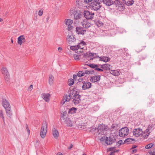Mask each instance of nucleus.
Wrapping results in <instances>:
<instances>
[{
	"label": "nucleus",
	"mask_w": 155,
	"mask_h": 155,
	"mask_svg": "<svg viewBox=\"0 0 155 155\" xmlns=\"http://www.w3.org/2000/svg\"><path fill=\"white\" fill-rule=\"evenodd\" d=\"M93 0H84V2L86 3H88Z\"/></svg>",
	"instance_id": "obj_50"
},
{
	"label": "nucleus",
	"mask_w": 155,
	"mask_h": 155,
	"mask_svg": "<svg viewBox=\"0 0 155 155\" xmlns=\"http://www.w3.org/2000/svg\"><path fill=\"white\" fill-rule=\"evenodd\" d=\"M101 25H103V23H101Z\"/></svg>",
	"instance_id": "obj_64"
},
{
	"label": "nucleus",
	"mask_w": 155,
	"mask_h": 155,
	"mask_svg": "<svg viewBox=\"0 0 155 155\" xmlns=\"http://www.w3.org/2000/svg\"><path fill=\"white\" fill-rule=\"evenodd\" d=\"M143 131L140 128L135 129L133 131V135L136 137H138L142 134Z\"/></svg>",
	"instance_id": "obj_13"
},
{
	"label": "nucleus",
	"mask_w": 155,
	"mask_h": 155,
	"mask_svg": "<svg viewBox=\"0 0 155 155\" xmlns=\"http://www.w3.org/2000/svg\"><path fill=\"white\" fill-rule=\"evenodd\" d=\"M81 23L83 27L85 28H89L91 25V24L87 22V20L85 18L81 21Z\"/></svg>",
	"instance_id": "obj_12"
},
{
	"label": "nucleus",
	"mask_w": 155,
	"mask_h": 155,
	"mask_svg": "<svg viewBox=\"0 0 155 155\" xmlns=\"http://www.w3.org/2000/svg\"><path fill=\"white\" fill-rule=\"evenodd\" d=\"M33 86L32 84L29 87H28V91H31L33 89Z\"/></svg>",
	"instance_id": "obj_44"
},
{
	"label": "nucleus",
	"mask_w": 155,
	"mask_h": 155,
	"mask_svg": "<svg viewBox=\"0 0 155 155\" xmlns=\"http://www.w3.org/2000/svg\"><path fill=\"white\" fill-rule=\"evenodd\" d=\"M72 147H73V145L72 144H71L70 146L69 147H68V149H71V148H72Z\"/></svg>",
	"instance_id": "obj_57"
},
{
	"label": "nucleus",
	"mask_w": 155,
	"mask_h": 155,
	"mask_svg": "<svg viewBox=\"0 0 155 155\" xmlns=\"http://www.w3.org/2000/svg\"><path fill=\"white\" fill-rule=\"evenodd\" d=\"M100 70H99V71H103V70L102 69H100Z\"/></svg>",
	"instance_id": "obj_60"
},
{
	"label": "nucleus",
	"mask_w": 155,
	"mask_h": 155,
	"mask_svg": "<svg viewBox=\"0 0 155 155\" xmlns=\"http://www.w3.org/2000/svg\"><path fill=\"white\" fill-rule=\"evenodd\" d=\"M61 120L62 123L68 127H72L75 123V121L73 118H69L65 116L62 117Z\"/></svg>",
	"instance_id": "obj_2"
},
{
	"label": "nucleus",
	"mask_w": 155,
	"mask_h": 155,
	"mask_svg": "<svg viewBox=\"0 0 155 155\" xmlns=\"http://www.w3.org/2000/svg\"><path fill=\"white\" fill-rule=\"evenodd\" d=\"M100 68H98V67H96L95 68V70H96L97 71H99V70H100Z\"/></svg>",
	"instance_id": "obj_55"
},
{
	"label": "nucleus",
	"mask_w": 155,
	"mask_h": 155,
	"mask_svg": "<svg viewBox=\"0 0 155 155\" xmlns=\"http://www.w3.org/2000/svg\"><path fill=\"white\" fill-rule=\"evenodd\" d=\"M11 42H12V43H13V41L12 39H11Z\"/></svg>",
	"instance_id": "obj_63"
},
{
	"label": "nucleus",
	"mask_w": 155,
	"mask_h": 155,
	"mask_svg": "<svg viewBox=\"0 0 155 155\" xmlns=\"http://www.w3.org/2000/svg\"><path fill=\"white\" fill-rule=\"evenodd\" d=\"M66 25L68 26L69 25H71L73 23V21L70 19H67L65 21Z\"/></svg>",
	"instance_id": "obj_32"
},
{
	"label": "nucleus",
	"mask_w": 155,
	"mask_h": 155,
	"mask_svg": "<svg viewBox=\"0 0 155 155\" xmlns=\"http://www.w3.org/2000/svg\"><path fill=\"white\" fill-rule=\"evenodd\" d=\"M70 95L71 96V98L73 99L72 102L74 104L77 105L80 102V96L77 91L74 89L71 90Z\"/></svg>",
	"instance_id": "obj_1"
},
{
	"label": "nucleus",
	"mask_w": 155,
	"mask_h": 155,
	"mask_svg": "<svg viewBox=\"0 0 155 155\" xmlns=\"http://www.w3.org/2000/svg\"><path fill=\"white\" fill-rule=\"evenodd\" d=\"M91 73V72L89 71H85V74H90Z\"/></svg>",
	"instance_id": "obj_51"
},
{
	"label": "nucleus",
	"mask_w": 155,
	"mask_h": 155,
	"mask_svg": "<svg viewBox=\"0 0 155 155\" xmlns=\"http://www.w3.org/2000/svg\"><path fill=\"white\" fill-rule=\"evenodd\" d=\"M84 75L85 73L81 71H79L78 73V75L79 77H81L82 76H84Z\"/></svg>",
	"instance_id": "obj_39"
},
{
	"label": "nucleus",
	"mask_w": 155,
	"mask_h": 155,
	"mask_svg": "<svg viewBox=\"0 0 155 155\" xmlns=\"http://www.w3.org/2000/svg\"><path fill=\"white\" fill-rule=\"evenodd\" d=\"M84 18L83 15L78 12H76L74 15V18L76 20H80L81 21Z\"/></svg>",
	"instance_id": "obj_14"
},
{
	"label": "nucleus",
	"mask_w": 155,
	"mask_h": 155,
	"mask_svg": "<svg viewBox=\"0 0 155 155\" xmlns=\"http://www.w3.org/2000/svg\"><path fill=\"white\" fill-rule=\"evenodd\" d=\"M89 66L92 68H95L96 67H98V65L97 64H91L89 65Z\"/></svg>",
	"instance_id": "obj_43"
},
{
	"label": "nucleus",
	"mask_w": 155,
	"mask_h": 155,
	"mask_svg": "<svg viewBox=\"0 0 155 155\" xmlns=\"http://www.w3.org/2000/svg\"><path fill=\"white\" fill-rule=\"evenodd\" d=\"M80 54H79V55H78L77 54H74L73 55V57L74 59L75 60H78L80 59Z\"/></svg>",
	"instance_id": "obj_38"
},
{
	"label": "nucleus",
	"mask_w": 155,
	"mask_h": 155,
	"mask_svg": "<svg viewBox=\"0 0 155 155\" xmlns=\"http://www.w3.org/2000/svg\"><path fill=\"white\" fill-rule=\"evenodd\" d=\"M100 141L104 142L107 145H110L113 143L115 140L113 137L111 136L109 137L104 136L100 139Z\"/></svg>",
	"instance_id": "obj_5"
},
{
	"label": "nucleus",
	"mask_w": 155,
	"mask_h": 155,
	"mask_svg": "<svg viewBox=\"0 0 155 155\" xmlns=\"http://www.w3.org/2000/svg\"><path fill=\"white\" fill-rule=\"evenodd\" d=\"M121 2L118 0H115L114 1V4L118 5L119 6L121 5Z\"/></svg>",
	"instance_id": "obj_37"
},
{
	"label": "nucleus",
	"mask_w": 155,
	"mask_h": 155,
	"mask_svg": "<svg viewBox=\"0 0 155 155\" xmlns=\"http://www.w3.org/2000/svg\"><path fill=\"white\" fill-rule=\"evenodd\" d=\"M1 71L3 75L9 74L7 68L5 67H2L1 69Z\"/></svg>",
	"instance_id": "obj_24"
},
{
	"label": "nucleus",
	"mask_w": 155,
	"mask_h": 155,
	"mask_svg": "<svg viewBox=\"0 0 155 155\" xmlns=\"http://www.w3.org/2000/svg\"><path fill=\"white\" fill-rule=\"evenodd\" d=\"M104 3L106 5L110 6L114 4V1L112 0H103Z\"/></svg>",
	"instance_id": "obj_26"
},
{
	"label": "nucleus",
	"mask_w": 155,
	"mask_h": 155,
	"mask_svg": "<svg viewBox=\"0 0 155 155\" xmlns=\"http://www.w3.org/2000/svg\"><path fill=\"white\" fill-rule=\"evenodd\" d=\"M123 1L124 3L128 6L132 5L134 2L133 0H123Z\"/></svg>",
	"instance_id": "obj_27"
},
{
	"label": "nucleus",
	"mask_w": 155,
	"mask_h": 155,
	"mask_svg": "<svg viewBox=\"0 0 155 155\" xmlns=\"http://www.w3.org/2000/svg\"><path fill=\"white\" fill-rule=\"evenodd\" d=\"M131 140H132V139L131 138H128L125 141V143H130L131 142Z\"/></svg>",
	"instance_id": "obj_47"
},
{
	"label": "nucleus",
	"mask_w": 155,
	"mask_h": 155,
	"mask_svg": "<svg viewBox=\"0 0 155 155\" xmlns=\"http://www.w3.org/2000/svg\"><path fill=\"white\" fill-rule=\"evenodd\" d=\"M100 79V76L98 75L96 76H94L92 77L90 79V81L92 82L95 83L96 82H97L99 81Z\"/></svg>",
	"instance_id": "obj_20"
},
{
	"label": "nucleus",
	"mask_w": 155,
	"mask_h": 155,
	"mask_svg": "<svg viewBox=\"0 0 155 155\" xmlns=\"http://www.w3.org/2000/svg\"><path fill=\"white\" fill-rule=\"evenodd\" d=\"M74 83V81L73 79H69L68 81V84L69 86L72 85Z\"/></svg>",
	"instance_id": "obj_36"
},
{
	"label": "nucleus",
	"mask_w": 155,
	"mask_h": 155,
	"mask_svg": "<svg viewBox=\"0 0 155 155\" xmlns=\"http://www.w3.org/2000/svg\"><path fill=\"white\" fill-rule=\"evenodd\" d=\"M110 73L114 76H117L120 75V73L118 70H110Z\"/></svg>",
	"instance_id": "obj_28"
},
{
	"label": "nucleus",
	"mask_w": 155,
	"mask_h": 155,
	"mask_svg": "<svg viewBox=\"0 0 155 155\" xmlns=\"http://www.w3.org/2000/svg\"><path fill=\"white\" fill-rule=\"evenodd\" d=\"M57 155H63L60 152L58 153Z\"/></svg>",
	"instance_id": "obj_56"
},
{
	"label": "nucleus",
	"mask_w": 155,
	"mask_h": 155,
	"mask_svg": "<svg viewBox=\"0 0 155 155\" xmlns=\"http://www.w3.org/2000/svg\"><path fill=\"white\" fill-rule=\"evenodd\" d=\"M76 3L77 6L79 8H83V3L80 0H76Z\"/></svg>",
	"instance_id": "obj_25"
},
{
	"label": "nucleus",
	"mask_w": 155,
	"mask_h": 155,
	"mask_svg": "<svg viewBox=\"0 0 155 155\" xmlns=\"http://www.w3.org/2000/svg\"><path fill=\"white\" fill-rule=\"evenodd\" d=\"M49 17H48L46 19H47V21L48 20V19H49Z\"/></svg>",
	"instance_id": "obj_61"
},
{
	"label": "nucleus",
	"mask_w": 155,
	"mask_h": 155,
	"mask_svg": "<svg viewBox=\"0 0 155 155\" xmlns=\"http://www.w3.org/2000/svg\"><path fill=\"white\" fill-rule=\"evenodd\" d=\"M4 77V79L6 82H8L10 80V75L9 74L3 75Z\"/></svg>",
	"instance_id": "obj_35"
},
{
	"label": "nucleus",
	"mask_w": 155,
	"mask_h": 155,
	"mask_svg": "<svg viewBox=\"0 0 155 155\" xmlns=\"http://www.w3.org/2000/svg\"><path fill=\"white\" fill-rule=\"evenodd\" d=\"M150 133V131L149 129H147L143 133H142L141 135L144 138H146L148 137Z\"/></svg>",
	"instance_id": "obj_22"
},
{
	"label": "nucleus",
	"mask_w": 155,
	"mask_h": 155,
	"mask_svg": "<svg viewBox=\"0 0 155 155\" xmlns=\"http://www.w3.org/2000/svg\"><path fill=\"white\" fill-rule=\"evenodd\" d=\"M83 49L79 48L77 51L76 52L78 54H80V53H83L84 52Z\"/></svg>",
	"instance_id": "obj_40"
},
{
	"label": "nucleus",
	"mask_w": 155,
	"mask_h": 155,
	"mask_svg": "<svg viewBox=\"0 0 155 155\" xmlns=\"http://www.w3.org/2000/svg\"><path fill=\"white\" fill-rule=\"evenodd\" d=\"M150 154L151 155H155V148L152 151L150 152Z\"/></svg>",
	"instance_id": "obj_48"
},
{
	"label": "nucleus",
	"mask_w": 155,
	"mask_h": 155,
	"mask_svg": "<svg viewBox=\"0 0 155 155\" xmlns=\"http://www.w3.org/2000/svg\"><path fill=\"white\" fill-rule=\"evenodd\" d=\"M67 41L69 42H74L75 41L76 39L74 36L72 34H69L66 37Z\"/></svg>",
	"instance_id": "obj_19"
},
{
	"label": "nucleus",
	"mask_w": 155,
	"mask_h": 155,
	"mask_svg": "<svg viewBox=\"0 0 155 155\" xmlns=\"http://www.w3.org/2000/svg\"><path fill=\"white\" fill-rule=\"evenodd\" d=\"M70 48L71 50L74 51L76 52L77 51V50H78L79 49L78 45L74 46H71L70 47Z\"/></svg>",
	"instance_id": "obj_34"
},
{
	"label": "nucleus",
	"mask_w": 155,
	"mask_h": 155,
	"mask_svg": "<svg viewBox=\"0 0 155 155\" xmlns=\"http://www.w3.org/2000/svg\"><path fill=\"white\" fill-rule=\"evenodd\" d=\"M91 86V84L90 82L87 81L84 82L82 86V89L85 90L90 88Z\"/></svg>",
	"instance_id": "obj_15"
},
{
	"label": "nucleus",
	"mask_w": 155,
	"mask_h": 155,
	"mask_svg": "<svg viewBox=\"0 0 155 155\" xmlns=\"http://www.w3.org/2000/svg\"><path fill=\"white\" fill-rule=\"evenodd\" d=\"M101 7L99 0H95L90 4V7L91 9L97 11Z\"/></svg>",
	"instance_id": "obj_7"
},
{
	"label": "nucleus",
	"mask_w": 155,
	"mask_h": 155,
	"mask_svg": "<svg viewBox=\"0 0 155 155\" xmlns=\"http://www.w3.org/2000/svg\"><path fill=\"white\" fill-rule=\"evenodd\" d=\"M153 146V144L152 143H150L145 146V148L147 149H149L152 147Z\"/></svg>",
	"instance_id": "obj_41"
},
{
	"label": "nucleus",
	"mask_w": 155,
	"mask_h": 155,
	"mask_svg": "<svg viewBox=\"0 0 155 155\" xmlns=\"http://www.w3.org/2000/svg\"><path fill=\"white\" fill-rule=\"evenodd\" d=\"M112 67L110 65L107 64H106L104 65H101V68H104L106 70H110L111 68Z\"/></svg>",
	"instance_id": "obj_29"
},
{
	"label": "nucleus",
	"mask_w": 155,
	"mask_h": 155,
	"mask_svg": "<svg viewBox=\"0 0 155 155\" xmlns=\"http://www.w3.org/2000/svg\"><path fill=\"white\" fill-rule=\"evenodd\" d=\"M43 10L42 9H40L38 11V15L41 16L43 15Z\"/></svg>",
	"instance_id": "obj_42"
},
{
	"label": "nucleus",
	"mask_w": 155,
	"mask_h": 155,
	"mask_svg": "<svg viewBox=\"0 0 155 155\" xmlns=\"http://www.w3.org/2000/svg\"><path fill=\"white\" fill-rule=\"evenodd\" d=\"M108 129L109 128L107 126H105L103 124H101L99 125L98 128L92 129L91 131L94 132H98L99 134H104L105 131Z\"/></svg>",
	"instance_id": "obj_4"
},
{
	"label": "nucleus",
	"mask_w": 155,
	"mask_h": 155,
	"mask_svg": "<svg viewBox=\"0 0 155 155\" xmlns=\"http://www.w3.org/2000/svg\"><path fill=\"white\" fill-rule=\"evenodd\" d=\"M77 109L74 107H72L69 109L68 111V113L70 114H72L75 112Z\"/></svg>",
	"instance_id": "obj_33"
},
{
	"label": "nucleus",
	"mask_w": 155,
	"mask_h": 155,
	"mask_svg": "<svg viewBox=\"0 0 155 155\" xmlns=\"http://www.w3.org/2000/svg\"><path fill=\"white\" fill-rule=\"evenodd\" d=\"M47 125L45 121L43 122L40 132V136L41 138H44L47 132Z\"/></svg>",
	"instance_id": "obj_6"
},
{
	"label": "nucleus",
	"mask_w": 155,
	"mask_h": 155,
	"mask_svg": "<svg viewBox=\"0 0 155 155\" xmlns=\"http://www.w3.org/2000/svg\"><path fill=\"white\" fill-rule=\"evenodd\" d=\"M42 98L44 101L48 103L49 102L51 97V95L48 93H44L41 94Z\"/></svg>",
	"instance_id": "obj_11"
},
{
	"label": "nucleus",
	"mask_w": 155,
	"mask_h": 155,
	"mask_svg": "<svg viewBox=\"0 0 155 155\" xmlns=\"http://www.w3.org/2000/svg\"><path fill=\"white\" fill-rule=\"evenodd\" d=\"M83 57L86 58L87 57H92V58H90V60L93 59L94 58H97L99 57L96 54L90 52H87L83 54Z\"/></svg>",
	"instance_id": "obj_10"
},
{
	"label": "nucleus",
	"mask_w": 155,
	"mask_h": 155,
	"mask_svg": "<svg viewBox=\"0 0 155 155\" xmlns=\"http://www.w3.org/2000/svg\"><path fill=\"white\" fill-rule=\"evenodd\" d=\"M62 50V49L61 47H58V50L59 52H61Z\"/></svg>",
	"instance_id": "obj_52"
},
{
	"label": "nucleus",
	"mask_w": 155,
	"mask_h": 155,
	"mask_svg": "<svg viewBox=\"0 0 155 155\" xmlns=\"http://www.w3.org/2000/svg\"><path fill=\"white\" fill-rule=\"evenodd\" d=\"M129 130L127 127L122 128L119 131V135L120 137H125L128 134Z\"/></svg>",
	"instance_id": "obj_8"
},
{
	"label": "nucleus",
	"mask_w": 155,
	"mask_h": 155,
	"mask_svg": "<svg viewBox=\"0 0 155 155\" xmlns=\"http://www.w3.org/2000/svg\"><path fill=\"white\" fill-rule=\"evenodd\" d=\"M83 15L84 17L87 19H90L93 18L94 13L87 10H85L83 12Z\"/></svg>",
	"instance_id": "obj_9"
},
{
	"label": "nucleus",
	"mask_w": 155,
	"mask_h": 155,
	"mask_svg": "<svg viewBox=\"0 0 155 155\" xmlns=\"http://www.w3.org/2000/svg\"><path fill=\"white\" fill-rule=\"evenodd\" d=\"M76 31L78 34L83 35L86 31L85 30H84L81 27H76Z\"/></svg>",
	"instance_id": "obj_17"
},
{
	"label": "nucleus",
	"mask_w": 155,
	"mask_h": 155,
	"mask_svg": "<svg viewBox=\"0 0 155 155\" xmlns=\"http://www.w3.org/2000/svg\"><path fill=\"white\" fill-rule=\"evenodd\" d=\"M3 106L5 108L8 117H10L12 114L11 108L9 103L5 99H3L2 101Z\"/></svg>",
	"instance_id": "obj_3"
},
{
	"label": "nucleus",
	"mask_w": 155,
	"mask_h": 155,
	"mask_svg": "<svg viewBox=\"0 0 155 155\" xmlns=\"http://www.w3.org/2000/svg\"><path fill=\"white\" fill-rule=\"evenodd\" d=\"M136 147V146H135H135H133L132 147V148H135V147Z\"/></svg>",
	"instance_id": "obj_62"
},
{
	"label": "nucleus",
	"mask_w": 155,
	"mask_h": 155,
	"mask_svg": "<svg viewBox=\"0 0 155 155\" xmlns=\"http://www.w3.org/2000/svg\"><path fill=\"white\" fill-rule=\"evenodd\" d=\"M87 44L85 42L83 41H81L78 45L79 48L84 49L86 48Z\"/></svg>",
	"instance_id": "obj_23"
},
{
	"label": "nucleus",
	"mask_w": 155,
	"mask_h": 155,
	"mask_svg": "<svg viewBox=\"0 0 155 155\" xmlns=\"http://www.w3.org/2000/svg\"><path fill=\"white\" fill-rule=\"evenodd\" d=\"M26 130L28 133V135H29L30 134V130L28 128V125L26 124Z\"/></svg>",
	"instance_id": "obj_49"
},
{
	"label": "nucleus",
	"mask_w": 155,
	"mask_h": 155,
	"mask_svg": "<svg viewBox=\"0 0 155 155\" xmlns=\"http://www.w3.org/2000/svg\"><path fill=\"white\" fill-rule=\"evenodd\" d=\"M73 28V27L71 25H69L68 26V30L71 31L72 30Z\"/></svg>",
	"instance_id": "obj_45"
},
{
	"label": "nucleus",
	"mask_w": 155,
	"mask_h": 155,
	"mask_svg": "<svg viewBox=\"0 0 155 155\" xmlns=\"http://www.w3.org/2000/svg\"><path fill=\"white\" fill-rule=\"evenodd\" d=\"M99 58L100 61H102L105 62L109 61L110 60L109 58L107 57H100Z\"/></svg>",
	"instance_id": "obj_30"
},
{
	"label": "nucleus",
	"mask_w": 155,
	"mask_h": 155,
	"mask_svg": "<svg viewBox=\"0 0 155 155\" xmlns=\"http://www.w3.org/2000/svg\"><path fill=\"white\" fill-rule=\"evenodd\" d=\"M71 98V96L70 95V91L69 93V94L68 95H65L64 96L63 100L61 101V104H64L66 101H69Z\"/></svg>",
	"instance_id": "obj_16"
},
{
	"label": "nucleus",
	"mask_w": 155,
	"mask_h": 155,
	"mask_svg": "<svg viewBox=\"0 0 155 155\" xmlns=\"http://www.w3.org/2000/svg\"><path fill=\"white\" fill-rule=\"evenodd\" d=\"M114 155V152H111V153L109 155Z\"/></svg>",
	"instance_id": "obj_58"
},
{
	"label": "nucleus",
	"mask_w": 155,
	"mask_h": 155,
	"mask_svg": "<svg viewBox=\"0 0 155 155\" xmlns=\"http://www.w3.org/2000/svg\"><path fill=\"white\" fill-rule=\"evenodd\" d=\"M0 117H2L3 119H4V117L3 115V113L2 110H0Z\"/></svg>",
	"instance_id": "obj_46"
},
{
	"label": "nucleus",
	"mask_w": 155,
	"mask_h": 155,
	"mask_svg": "<svg viewBox=\"0 0 155 155\" xmlns=\"http://www.w3.org/2000/svg\"><path fill=\"white\" fill-rule=\"evenodd\" d=\"M3 19L1 18H0V22H2L3 21Z\"/></svg>",
	"instance_id": "obj_59"
},
{
	"label": "nucleus",
	"mask_w": 155,
	"mask_h": 155,
	"mask_svg": "<svg viewBox=\"0 0 155 155\" xmlns=\"http://www.w3.org/2000/svg\"><path fill=\"white\" fill-rule=\"evenodd\" d=\"M25 37L24 35H21L18 38V43L21 45L23 43L25 42Z\"/></svg>",
	"instance_id": "obj_18"
},
{
	"label": "nucleus",
	"mask_w": 155,
	"mask_h": 155,
	"mask_svg": "<svg viewBox=\"0 0 155 155\" xmlns=\"http://www.w3.org/2000/svg\"><path fill=\"white\" fill-rule=\"evenodd\" d=\"M54 78V77L52 75L50 74L49 75V83L50 85H52L53 84Z\"/></svg>",
	"instance_id": "obj_31"
},
{
	"label": "nucleus",
	"mask_w": 155,
	"mask_h": 155,
	"mask_svg": "<svg viewBox=\"0 0 155 155\" xmlns=\"http://www.w3.org/2000/svg\"><path fill=\"white\" fill-rule=\"evenodd\" d=\"M122 142H123L122 141V140H120L118 142V143L120 144H121L122 143Z\"/></svg>",
	"instance_id": "obj_54"
},
{
	"label": "nucleus",
	"mask_w": 155,
	"mask_h": 155,
	"mask_svg": "<svg viewBox=\"0 0 155 155\" xmlns=\"http://www.w3.org/2000/svg\"><path fill=\"white\" fill-rule=\"evenodd\" d=\"M77 76L75 74H74L73 75V78L74 79H76L77 78Z\"/></svg>",
	"instance_id": "obj_53"
},
{
	"label": "nucleus",
	"mask_w": 155,
	"mask_h": 155,
	"mask_svg": "<svg viewBox=\"0 0 155 155\" xmlns=\"http://www.w3.org/2000/svg\"><path fill=\"white\" fill-rule=\"evenodd\" d=\"M52 134L54 137L55 139H57L59 137V134L58 131L55 128L52 130Z\"/></svg>",
	"instance_id": "obj_21"
}]
</instances>
